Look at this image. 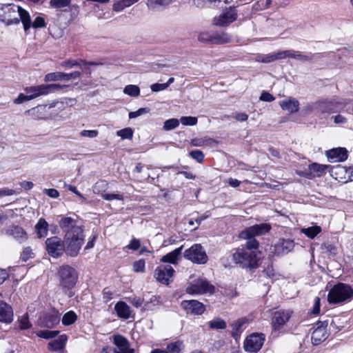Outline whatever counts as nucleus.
Instances as JSON below:
<instances>
[{
  "instance_id": "f257e3e1",
  "label": "nucleus",
  "mask_w": 353,
  "mask_h": 353,
  "mask_svg": "<svg viewBox=\"0 0 353 353\" xmlns=\"http://www.w3.org/2000/svg\"><path fill=\"white\" fill-rule=\"evenodd\" d=\"M59 224L64 232L63 241L65 253L72 257L77 256L84 243L85 234L83 225L78 219L72 216H62Z\"/></svg>"
},
{
  "instance_id": "f03ea898",
  "label": "nucleus",
  "mask_w": 353,
  "mask_h": 353,
  "mask_svg": "<svg viewBox=\"0 0 353 353\" xmlns=\"http://www.w3.org/2000/svg\"><path fill=\"white\" fill-rule=\"evenodd\" d=\"M21 21L25 31L31 28V18L29 13L13 3L2 5L0 8V21L7 26L17 24Z\"/></svg>"
},
{
  "instance_id": "7ed1b4c3",
  "label": "nucleus",
  "mask_w": 353,
  "mask_h": 353,
  "mask_svg": "<svg viewBox=\"0 0 353 353\" xmlns=\"http://www.w3.org/2000/svg\"><path fill=\"white\" fill-rule=\"evenodd\" d=\"M353 299V288L351 285L339 283L329 291L327 301L331 304H339L350 302Z\"/></svg>"
},
{
  "instance_id": "20e7f679",
  "label": "nucleus",
  "mask_w": 353,
  "mask_h": 353,
  "mask_svg": "<svg viewBox=\"0 0 353 353\" xmlns=\"http://www.w3.org/2000/svg\"><path fill=\"white\" fill-rule=\"evenodd\" d=\"M259 253L255 250L238 248L233 254V260L242 268H256L259 260Z\"/></svg>"
},
{
  "instance_id": "39448f33",
  "label": "nucleus",
  "mask_w": 353,
  "mask_h": 353,
  "mask_svg": "<svg viewBox=\"0 0 353 353\" xmlns=\"http://www.w3.org/2000/svg\"><path fill=\"white\" fill-rule=\"evenodd\" d=\"M57 276L59 285L64 290L72 289L76 285L78 279L77 271L68 265L59 267Z\"/></svg>"
},
{
  "instance_id": "423d86ee",
  "label": "nucleus",
  "mask_w": 353,
  "mask_h": 353,
  "mask_svg": "<svg viewBox=\"0 0 353 353\" xmlns=\"http://www.w3.org/2000/svg\"><path fill=\"white\" fill-rule=\"evenodd\" d=\"M188 283L186 292L190 295L212 294L214 286L204 277L191 278Z\"/></svg>"
},
{
  "instance_id": "0eeeda50",
  "label": "nucleus",
  "mask_w": 353,
  "mask_h": 353,
  "mask_svg": "<svg viewBox=\"0 0 353 353\" xmlns=\"http://www.w3.org/2000/svg\"><path fill=\"white\" fill-rule=\"evenodd\" d=\"M185 259L197 264H205L208 261L206 252L201 244L195 243L185 250L183 254Z\"/></svg>"
},
{
  "instance_id": "6e6552de",
  "label": "nucleus",
  "mask_w": 353,
  "mask_h": 353,
  "mask_svg": "<svg viewBox=\"0 0 353 353\" xmlns=\"http://www.w3.org/2000/svg\"><path fill=\"white\" fill-rule=\"evenodd\" d=\"M46 245L48 254L53 258H58L65 252L63 241L58 236L47 239Z\"/></svg>"
},
{
  "instance_id": "1a4fd4ad",
  "label": "nucleus",
  "mask_w": 353,
  "mask_h": 353,
  "mask_svg": "<svg viewBox=\"0 0 353 353\" xmlns=\"http://www.w3.org/2000/svg\"><path fill=\"white\" fill-rule=\"evenodd\" d=\"M265 336L263 334L253 333L248 336L243 343L244 350L250 352H257L262 347Z\"/></svg>"
},
{
  "instance_id": "9d476101",
  "label": "nucleus",
  "mask_w": 353,
  "mask_h": 353,
  "mask_svg": "<svg viewBox=\"0 0 353 353\" xmlns=\"http://www.w3.org/2000/svg\"><path fill=\"white\" fill-rule=\"evenodd\" d=\"M237 11L234 7L224 10L218 17L214 18V24L219 26H227L236 21Z\"/></svg>"
},
{
  "instance_id": "9b49d317",
  "label": "nucleus",
  "mask_w": 353,
  "mask_h": 353,
  "mask_svg": "<svg viewBox=\"0 0 353 353\" xmlns=\"http://www.w3.org/2000/svg\"><path fill=\"white\" fill-rule=\"evenodd\" d=\"M292 314L290 310H279L274 312L272 325L274 331H279L289 321Z\"/></svg>"
},
{
  "instance_id": "f8f14e48",
  "label": "nucleus",
  "mask_w": 353,
  "mask_h": 353,
  "mask_svg": "<svg viewBox=\"0 0 353 353\" xmlns=\"http://www.w3.org/2000/svg\"><path fill=\"white\" fill-rule=\"evenodd\" d=\"M271 230L269 223H263L250 226L240 233L241 238H248L251 236H262L267 234Z\"/></svg>"
},
{
  "instance_id": "ddd939ff",
  "label": "nucleus",
  "mask_w": 353,
  "mask_h": 353,
  "mask_svg": "<svg viewBox=\"0 0 353 353\" xmlns=\"http://www.w3.org/2000/svg\"><path fill=\"white\" fill-rule=\"evenodd\" d=\"M112 342L115 345L114 353H134V349L130 348L128 340L121 334L113 335Z\"/></svg>"
},
{
  "instance_id": "4468645a",
  "label": "nucleus",
  "mask_w": 353,
  "mask_h": 353,
  "mask_svg": "<svg viewBox=\"0 0 353 353\" xmlns=\"http://www.w3.org/2000/svg\"><path fill=\"white\" fill-rule=\"evenodd\" d=\"M174 270L170 265H160L154 271V277L161 283L168 285Z\"/></svg>"
},
{
  "instance_id": "2eb2a0df",
  "label": "nucleus",
  "mask_w": 353,
  "mask_h": 353,
  "mask_svg": "<svg viewBox=\"0 0 353 353\" xmlns=\"http://www.w3.org/2000/svg\"><path fill=\"white\" fill-rule=\"evenodd\" d=\"M341 103L336 100L323 99L315 102L316 112L318 113H331L338 110Z\"/></svg>"
},
{
  "instance_id": "dca6fc26",
  "label": "nucleus",
  "mask_w": 353,
  "mask_h": 353,
  "mask_svg": "<svg viewBox=\"0 0 353 353\" xmlns=\"http://www.w3.org/2000/svg\"><path fill=\"white\" fill-rule=\"evenodd\" d=\"M181 306L187 314L201 315L205 310V306L197 300H185L181 303Z\"/></svg>"
},
{
  "instance_id": "f3484780",
  "label": "nucleus",
  "mask_w": 353,
  "mask_h": 353,
  "mask_svg": "<svg viewBox=\"0 0 353 353\" xmlns=\"http://www.w3.org/2000/svg\"><path fill=\"white\" fill-rule=\"evenodd\" d=\"M201 41L210 42L212 44L220 45L230 43L232 37L226 32L216 33L208 38L207 34H201L199 37Z\"/></svg>"
},
{
  "instance_id": "a211bd4d",
  "label": "nucleus",
  "mask_w": 353,
  "mask_h": 353,
  "mask_svg": "<svg viewBox=\"0 0 353 353\" xmlns=\"http://www.w3.org/2000/svg\"><path fill=\"white\" fill-rule=\"evenodd\" d=\"M294 242L290 239H280L274 245L272 252L275 255H283L292 252L294 248Z\"/></svg>"
},
{
  "instance_id": "6ab92c4d",
  "label": "nucleus",
  "mask_w": 353,
  "mask_h": 353,
  "mask_svg": "<svg viewBox=\"0 0 353 353\" xmlns=\"http://www.w3.org/2000/svg\"><path fill=\"white\" fill-rule=\"evenodd\" d=\"M328 336L326 325L323 322H319L316 327L314 329L311 340L314 345H318L323 342Z\"/></svg>"
},
{
  "instance_id": "aec40b11",
  "label": "nucleus",
  "mask_w": 353,
  "mask_h": 353,
  "mask_svg": "<svg viewBox=\"0 0 353 353\" xmlns=\"http://www.w3.org/2000/svg\"><path fill=\"white\" fill-rule=\"evenodd\" d=\"M80 72L75 71L71 73H64L61 72H56L48 73L45 76L46 81H70L71 79H76L81 77Z\"/></svg>"
},
{
  "instance_id": "412c9836",
  "label": "nucleus",
  "mask_w": 353,
  "mask_h": 353,
  "mask_svg": "<svg viewBox=\"0 0 353 353\" xmlns=\"http://www.w3.org/2000/svg\"><path fill=\"white\" fill-rule=\"evenodd\" d=\"M50 107L45 105H38L26 111V114L34 120L47 119L50 114L48 110Z\"/></svg>"
},
{
  "instance_id": "4be33fe9",
  "label": "nucleus",
  "mask_w": 353,
  "mask_h": 353,
  "mask_svg": "<svg viewBox=\"0 0 353 353\" xmlns=\"http://www.w3.org/2000/svg\"><path fill=\"white\" fill-rule=\"evenodd\" d=\"M326 157L331 163L342 162L347 158V151L344 148H333L326 151Z\"/></svg>"
},
{
  "instance_id": "5701e85b",
  "label": "nucleus",
  "mask_w": 353,
  "mask_h": 353,
  "mask_svg": "<svg viewBox=\"0 0 353 353\" xmlns=\"http://www.w3.org/2000/svg\"><path fill=\"white\" fill-rule=\"evenodd\" d=\"M13 320L12 307L3 301H0V322L10 323Z\"/></svg>"
},
{
  "instance_id": "b1692460",
  "label": "nucleus",
  "mask_w": 353,
  "mask_h": 353,
  "mask_svg": "<svg viewBox=\"0 0 353 353\" xmlns=\"http://www.w3.org/2000/svg\"><path fill=\"white\" fill-rule=\"evenodd\" d=\"M279 105L281 109L289 112L290 114L296 113L299 110V102L297 99L292 97H288L279 101Z\"/></svg>"
},
{
  "instance_id": "393cba45",
  "label": "nucleus",
  "mask_w": 353,
  "mask_h": 353,
  "mask_svg": "<svg viewBox=\"0 0 353 353\" xmlns=\"http://www.w3.org/2000/svg\"><path fill=\"white\" fill-rule=\"evenodd\" d=\"M330 168L329 165L313 163L308 165V170L310 174V179L316 177H321L324 175L326 170Z\"/></svg>"
},
{
  "instance_id": "a878e982",
  "label": "nucleus",
  "mask_w": 353,
  "mask_h": 353,
  "mask_svg": "<svg viewBox=\"0 0 353 353\" xmlns=\"http://www.w3.org/2000/svg\"><path fill=\"white\" fill-rule=\"evenodd\" d=\"M249 323V320L247 318H241L235 321L232 324V336L236 340L240 337L242 332L245 329L247 325Z\"/></svg>"
},
{
  "instance_id": "bb28decb",
  "label": "nucleus",
  "mask_w": 353,
  "mask_h": 353,
  "mask_svg": "<svg viewBox=\"0 0 353 353\" xmlns=\"http://www.w3.org/2000/svg\"><path fill=\"white\" fill-rule=\"evenodd\" d=\"M6 234L14 237L19 242H23L28 239L26 232L22 228L17 225L10 227L6 230Z\"/></svg>"
},
{
  "instance_id": "cd10ccee",
  "label": "nucleus",
  "mask_w": 353,
  "mask_h": 353,
  "mask_svg": "<svg viewBox=\"0 0 353 353\" xmlns=\"http://www.w3.org/2000/svg\"><path fill=\"white\" fill-rule=\"evenodd\" d=\"M45 89L46 88L44 87V84H42L37 86L26 88L24 90L29 96V99L32 100L41 95H46Z\"/></svg>"
},
{
  "instance_id": "c85d7f7f",
  "label": "nucleus",
  "mask_w": 353,
  "mask_h": 353,
  "mask_svg": "<svg viewBox=\"0 0 353 353\" xmlns=\"http://www.w3.org/2000/svg\"><path fill=\"white\" fill-rule=\"evenodd\" d=\"M183 246L175 249L174 250L162 256L161 261L164 263H170L172 264L177 263L179 256L181 254Z\"/></svg>"
},
{
  "instance_id": "c756f323",
  "label": "nucleus",
  "mask_w": 353,
  "mask_h": 353,
  "mask_svg": "<svg viewBox=\"0 0 353 353\" xmlns=\"http://www.w3.org/2000/svg\"><path fill=\"white\" fill-rule=\"evenodd\" d=\"M138 1L139 0H114L112 10L116 12H121Z\"/></svg>"
},
{
  "instance_id": "7c9ffc66",
  "label": "nucleus",
  "mask_w": 353,
  "mask_h": 353,
  "mask_svg": "<svg viewBox=\"0 0 353 353\" xmlns=\"http://www.w3.org/2000/svg\"><path fill=\"white\" fill-rule=\"evenodd\" d=\"M114 310L120 318L127 319L130 316V307L123 301L118 302L114 306Z\"/></svg>"
},
{
  "instance_id": "2f4dec72",
  "label": "nucleus",
  "mask_w": 353,
  "mask_h": 353,
  "mask_svg": "<svg viewBox=\"0 0 353 353\" xmlns=\"http://www.w3.org/2000/svg\"><path fill=\"white\" fill-rule=\"evenodd\" d=\"M35 230L39 238L47 236L48 231V223L43 218H41L35 225Z\"/></svg>"
},
{
  "instance_id": "473e14b6",
  "label": "nucleus",
  "mask_w": 353,
  "mask_h": 353,
  "mask_svg": "<svg viewBox=\"0 0 353 353\" xmlns=\"http://www.w3.org/2000/svg\"><path fill=\"white\" fill-rule=\"evenodd\" d=\"M67 337L65 335H61L59 339L54 340L49 343L48 347L50 350L53 351H59L63 349Z\"/></svg>"
},
{
  "instance_id": "72a5a7b5",
  "label": "nucleus",
  "mask_w": 353,
  "mask_h": 353,
  "mask_svg": "<svg viewBox=\"0 0 353 353\" xmlns=\"http://www.w3.org/2000/svg\"><path fill=\"white\" fill-rule=\"evenodd\" d=\"M321 231V228L319 225L304 228L301 230V233L312 239H314Z\"/></svg>"
},
{
  "instance_id": "f704fd0d",
  "label": "nucleus",
  "mask_w": 353,
  "mask_h": 353,
  "mask_svg": "<svg viewBox=\"0 0 353 353\" xmlns=\"http://www.w3.org/2000/svg\"><path fill=\"white\" fill-rule=\"evenodd\" d=\"M287 53L288 58H292L301 61H307L311 59V57L310 56L302 54L301 52L299 51L294 50H288Z\"/></svg>"
},
{
  "instance_id": "c9c22d12",
  "label": "nucleus",
  "mask_w": 353,
  "mask_h": 353,
  "mask_svg": "<svg viewBox=\"0 0 353 353\" xmlns=\"http://www.w3.org/2000/svg\"><path fill=\"white\" fill-rule=\"evenodd\" d=\"M173 0H148V6L152 10L159 7H165L170 4Z\"/></svg>"
},
{
  "instance_id": "e433bc0d",
  "label": "nucleus",
  "mask_w": 353,
  "mask_h": 353,
  "mask_svg": "<svg viewBox=\"0 0 353 353\" xmlns=\"http://www.w3.org/2000/svg\"><path fill=\"white\" fill-rule=\"evenodd\" d=\"M329 172H330L332 176L334 177L336 179H338V178L343 179L342 176H340V175L346 173L347 170L345 167L338 165L336 166L330 168Z\"/></svg>"
},
{
  "instance_id": "4c0bfd02",
  "label": "nucleus",
  "mask_w": 353,
  "mask_h": 353,
  "mask_svg": "<svg viewBox=\"0 0 353 353\" xmlns=\"http://www.w3.org/2000/svg\"><path fill=\"white\" fill-rule=\"evenodd\" d=\"M77 314L73 311H69L63 315L62 323L65 325H70L74 323L77 321Z\"/></svg>"
},
{
  "instance_id": "58836bf2",
  "label": "nucleus",
  "mask_w": 353,
  "mask_h": 353,
  "mask_svg": "<svg viewBox=\"0 0 353 353\" xmlns=\"http://www.w3.org/2000/svg\"><path fill=\"white\" fill-rule=\"evenodd\" d=\"M123 92L130 97H137L140 94V89L135 85H128L123 89Z\"/></svg>"
},
{
  "instance_id": "ea45409f",
  "label": "nucleus",
  "mask_w": 353,
  "mask_h": 353,
  "mask_svg": "<svg viewBox=\"0 0 353 353\" xmlns=\"http://www.w3.org/2000/svg\"><path fill=\"white\" fill-rule=\"evenodd\" d=\"M183 347L184 345L181 341H177L174 343H172L167 346V349L170 353H179Z\"/></svg>"
},
{
  "instance_id": "a19ab883",
  "label": "nucleus",
  "mask_w": 353,
  "mask_h": 353,
  "mask_svg": "<svg viewBox=\"0 0 353 353\" xmlns=\"http://www.w3.org/2000/svg\"><path fill=\"white\" fill-rule=\"evenodd\" d=\"M212 142V139L209 138H195L191 140V145L194 147H201L209 145Z\"/></svg>"
},
{
  "instance_id": "79ce46f5",
  "label": "nucleus",
  "mask_w": 353,
  "mask_h": 353,
  "mask_svg": "<svg viewBox=\"0 0 353 353\" xmlns=\"http://www.w3.org/2000/svg\"><path fill=\"white\" fill-rule=\"evenodd\" d=\"M254 237V236H251L250 237L243 238L244 239L247 240V242L245 243V246L242 247L241 248L256 251L257 248H259V243Z\"/></svg>"
},
{
  "instance_id": "37998d69",
  "label": "nucleus",
  "mask_w": 353,
  "mask_h": 353,
  "mask_svg": "<svg viewBox=\"0 0 353 353\" xmlns=\"http://www.w3.org/2000/svg\"><path fill=\"white\" fill-rule=\"evenodd\" d=\"M209 327L211 329L218 330V329H225L226 327L225 322L221 319H214L208 323Z\"/></svg>"
},
{
  "instance_id": "c03bdc74",
  "label": "nucleus",
  "mask_w": 353,
  "mask_h": 353,
  "mask_svg": "<svg viewBox=\"0 0 353 353\" xmlns=\"http://www.w3.org/2000/svg\"><path fill=\"white\" fill-rule=\"evenodd\" d=\"M179 122L177 119H168L164 122L163 129L166 131L174 130L179 125Z\"/></svg>"
},
{
  "instance_id": "a18cd8bd",
  "label": "nucleus",
  "mask_w": 353,
  "mask_h": 353,
  "mask_svg": "<svg viewBox=\"0 0 353 353\" xmlns=\"http://www.w3.org/2000/svg\"><path fill=\"white\" fill-rule=\"evenodd\" d=\"M117 136L122 139H132L133 137V130L130 128H126L117 132Z\"/></svg>"
},
{
  "instance_id": "49530a36",
  "label": "nucleus",
  "mask_w": 353,
  "mask_h": 353,
  "mask_svg": "<svg viewBox=\"0 0 353 353\" xmlns=\"http://www.w3.org/2000/svg\"><path fill=\"white\" fill-rule=\"evenodd\" d=\"M70 0H50V5L54 8H63L70 5Z\"/></svg>"
},
{
  "instance_id": "de8ad7c7",
  "label": "nucleus",
  "mask_w": 353,
  "mask_h": 353,
  "mask_svg": "<svg viewBox=\"0 0 353 353\" xmlns=\"http://www.w3.org/2000/svg\"><path fill=\"white\" fill-rule=\"evenodd\" d=\"M180 122L183 125L193 126L197 123V118L195 117H182L180 119Z\"/></svg>"
},
{
  "instance_id": "09e8293b",
  "label": "nucleus",
  "mask_w": 353,
  "mask_h": 353,
  "mask_svg": "<svg viewBox=\"0 0 353 353\" xmlns=\"http://www.w3.org/2000/svg\"><path fill=\"white\" fill-rule=\"evenodd\" d=\"M57 331L41 330L37 333V336L43 339H52L58 334Z\"/></svg>"
},
{
  "instance_id": "8fccbe9b",
  "label": "nucleus",
  "mask_w": 353,
  "mask_h": 353,
  "mask_svg": "<svg viewBox=\"0 0 353 353\" xmlns=\"http://www.w3.org/2000/svg\"><path fill=\"white\" fill-rule=\"evenodd\" d=\"M45 26V19L41 16H37L32 22L31 21V27L34 28H43Z\"/></svg>"
},
{
  "instance_id": "3c124183",
  "label": "nucleus",
  "mask_w": 353,
  "mask_h": 353,
  "mask_svg": "<svg viewBox=\"0 0 353 353\" xmlns=\"http://www.w3.org/2000/svg\"><path fill=\"white\" fill-rule=\"evenodd\" d=\"M61 65L65 68H72L75 66L81 65V61H78L74 59H68L61 62Z\"/></svg>"
},
{
  "instance_id": "603ef678",
  "label": "nucleus",
  "mask_w": 353,
  "mask_h": 353,
  "mask_svg": "<svg viewBox=\"0 0 353 353\" xmlns=\"http://www.w3.org/2000/svg\"><path fill=\"white\" fill-rule=\"evenodd\" d=\"M190 156L199 163H201L204 159L203 153L199 150H194L190 152Z\"/></svg>"
},
{
  "instance_id": "864d4df0",
  "label": "nucleus",
  "mask_w": 353,
  "mask_h": 353,
  "mask_svg": "<svg viewBox=\"0 0 353 353\" xmlns=\"http://www.w3.org/2000/svg\"><path fill=\"white\" fill-rule=\"evenodd\" d=\"M79 134L83 137H88L92 139L98 136L99 132L96 130H83L81 131Z\"/></svg>"
},
{
  "instance_id": "5fc2aeb1",
  "label": "nucleus",
  "mask_w": 353,
  "mask_h": 353,
  "mask_svg": "<svg viewBox=\"0 0 353 353\" xmlns=\"http://www.w3.org/2000/svg\"><path fill=\"white\" fill-rule=\"evenodd\" d=\"M145 261L140 259L133 263V270L136 272H143L145 270Z\"/></svg>"
},
{
  "instance_id": "6e6d98bb",
  "label": "nucleus",
  "mask_w": 353,
  "mask_h": 353,
  "mask_svg": "<svg viewBox=\"0 0 353 353\" xmlns=\"http://www.w3.org/2000/svg\"><path fill=\"white\" fill-rule=\"evenodd\" d=\"M44 87L46 88V89H45L46 94H48V93H50L54 90L62 89L63 88L65 87V85L53 83V84H49V85L44 84Z\"/></svg>"
},
{
  "instance_id": "4d7b16f0",
  "label": "nucleus",
  "mask_w": 353,
  "mask_h": 353,
  "mask_svg": "<svg viewBox=\"0 0 353 353\" xmlns=\"http://www.w3.org/2000/svg\"><path fill=\"white\" fill-rule=\"evenodd\" d=\"M102 197L103 199L107 200V201H111V200H114V199L123 200V196L122 194H110V193L103 194Z\"/></svg>"
},
{
  "instance_id": "13d9d810",
  "label": "nucleus",
  "mask_w": 353,
  "mask_h": 353,
  "mask_svg": "<svg viewBox=\"0 0 353 353\" xmlns=\"http://www.w3.org/2000/svg\"><path fill=\"white\" fill-rule=\"evenodd\" d=\"M32 250L30 247H26L23 249L21 258L23 261H27L32 256Z\"/></svg>"
},
{
  "instance_id": "bf43d9fd",
  "label": "nucleus",
  "mask_w": 353,
  "mask_h": 353,
  "mask_svg": "<svg viewBox=\"0 0 353 353\" xmlns=\"http://www.w3.org/2000/svg\"><path fill=\"white\" fill-rule=\"evenodd\" d=\"M19 326L21 329L27 330L30 327L31 324L27 316H23L19 320Z\"/></svg>"
},
{
  "instance_id": "052dcab7",
  "label": "nucleus",
  "mask_w": 353,
  "mask_h": 353,
  "mask_svg": "<svg viewBox=\"0 0 353 353\" xmlns=\"http://www.w3.org/2000/svg\"><path fill=\"white\" fill-rule=\"evenodd\" d=\"M152 92H157L166 90L168 88V84L165 83H154L150 86Z\"/></svg>"
},
{
  "instance_id": "680f3d73",
  "label": "nucleus",
  "mask_w": 353,
  "mask_h": 353,
  "mask_svg": "<svg viewBox=\"0 0 353 353\" xmlns=\"http://www.w3.org/2000/svg\"><path fill=\"white\" fill-rule=\"evenodd\" d=\"M148 112V110L145 108H139L138 110L134 112H130L128 114L130 119H134L136 117H138L143 114H145Z\"/></svg>"
},
{
  "instance_id": "e2e57ef3",
  "label": "nucleus",
  "mask_w": 353,
  "mask_h": 353,
  "mask_svg": "<svg viewBox=\"0 0 353 353\" xmlns=\"http://www.w3.org/2000/svg\"><path fill=\"white\" fill-rule=\"evenodd\" d=\"M232 117L238 121H245L248 119V115L245 112H234Z\"/></svg>"
},
{
  "instance_id": "0e129e2a",
  "label": "nucleus",
  "mask_w": 353,
  "mask_h": 353,
  "mask_svg": "<svg viewBox=\"0 0 353 353\" xmlns=\"http://www.w3.org/2000/svg\"><path fill=\"white\" fill-rule=\"evenodd\" d=\"M314 111H316L315 102L313 104L306 105L302 109V113L303 115L311 114Z\"/></svg>"
},
{
  "instance_id": "69168bd1",
  "label": "nucleus",
  "mask_w": 353,
  "mask_h": 353,
  "mask_svg": "<svg viewBox=\"0 0 353 353\" xmlns=\"http://www.w3.org/2000/svg\"><path fill=\"white\" fill-rule=\"evenodd\" d=\"M30 101V99H29V96L27 94H24L23 93H20L18 95L17 98H16L14 100V103L15 104H20V103H23L24 101Z\"/></svg>"
},
{
  "instance_id": "338daca9",
  "label": "nucleus",
  "mask_w": 353,
  "mask_h": 353,
  "mask_svg": "<svg viewBox=\"0 0 353 353\" xmlns=\"http://www.w3.org/2000/svg\"><path fill=\"white\" fill-rule=\"evenodd\" d=\"M332 119L336 124L343 125L347 123V119L341 114L333 116Z\"/></svg>"
},
{
  "instance_id": "774afa93",
  "label": "nucleus",
  "mask_w": 353,
  "mask_h": 353,
  "mask_svg": "<svg viewBox=\"0 0 353 353\" xmlns=\"http://www.w3.org/2000/svg\"><path fill=\"white\" fill-rule=\"evenodd\" d=\"M43 192L50 198L57 199L59 196V192L54 188L44 189Z\"/></svg>"
}]
</instances>
